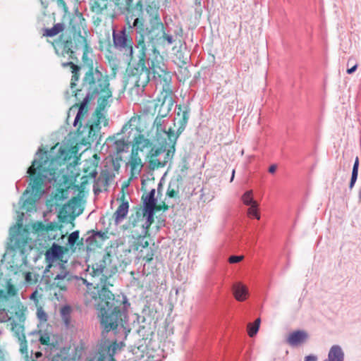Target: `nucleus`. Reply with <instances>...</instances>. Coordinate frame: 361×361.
I'll list each match as a JSON object with an SVG mask.
<instances>
[{"mask_svg": "<svg viewBox=\"0 0 361 361\" xmlns=\"http://www.w3.org/2000/svg\"><path fill=\"white\" fill-rule=\"evenodd\" d=\"M232 292L235 299L239 302H243L249 296L247 287L241 282H236L232 286Z\"/></svg>", "mask_w": 361, "mask_h": 361, "instance_id": "nucleus-19", "label": "nucleus"}, {"mask_svg": "<svg viewBox=\"0 0 361 361\" xmlns=\"http://www.w3.org/2000/svg\"><path fill=\"white\" fill-rule=\"evenodd\" d=\"M79 239V231H76L71 233L68 236V243L74 245Z\"/></svg>", "mask_w": 361, "mask_h": 361, "instance_id": "nucleus-39", "label": "nucleus"}, {"mask_svg": "<svg viewBox=\"0 0 361 361\" xmlns=\"http://www.w3.org/2000/svg\"><path fill=\"white\" fill-rule=\"evenodd\" d=\"M305 361H317V357L314 355H308L305 358Z\"/></svg>", "mask_w": 361, "mask_h": 361, "instance_id": "nucleus-49", "label": "nucleus"}, {"mask_svg": "<svg viewBox=\"0 0 361 361\" xmlns=\"http://www.w3.org/2000/svg\"><path fill=\"white\" fill-rule=\"evenodd\" d=\"M63 255V247L58 245H53L45 253L46 259L49 262L61 260Z\"/></svg>", "mask_w": 361, "mask_h": 361, "instance_id": "nucleus-23", "label": "nucleus"}, {"mask_svg": "<svg viewBox=\"0 0 361 361\" xmlns=\"http://www.w3.org/2000/svg\"><path fill=\"white\" fill-rule=\"evenodd\" d=\"M64 26L61 23H56L54 25L53 27L50 29H45L43 33L44 36L47 37H54L59 33L63 31Z\"/></svg>", "mask_w": 361, "mask_h": 361, "instance_id": "nucleus-27", "label": "nucleus"}, {"mask_svg": "<svg viewBox=\"0 0 361 361\" xmlns=\"http://www.w3.org/2000/svg\"><path fill=\"white\" fill-rule=\"evenodd\" d=\"M358 166H359V158L357 157L355 163L353 167V171H352V176L350 182L349 187L350 189H352L356 182V180L357 178V174H358Z\"/></svg>", "mask_w": 361, "mask_h": 361, "instance_id": "nucleus-31", "label": "nucleus"}, {"mask_svg": "<svg viewBox=\"0 0 361 361\" xmlns=\"http://www.w3.org/2000/svg\"><path fill=\"white\" fill-rule=\"evenodd\" d=\"M153 143L152 140L145 137V135L139 132L136 135L132 142V149L130 155L128 164L130 166L131 177L138 175L142 167L143 164L139 156V152H143L145 150H149Z\"/></svg>", "mask_w": 361, "mask_h": 361, "instance_id": "nucleus-10", "label": "nucleus"}, {"mask_svg": "<svg viewBox=\"0 0 361 361\" xmlns=\"http://www.w3.org/2000/svg\"><path fill=\"white\" fill-rule=\"evenodd\" d=\"M39 342L42 345H49L50 343V337L48 334H43L39 338Z\"/></svg>", "mask_w": 361, "mask_h": 361, "instance_id": "nucleus-43", "label": "nucleus"}, {"mask_svg": "<svg viewBox=\"0 0 361 361\" xmlns=\"http://www.w3.org/2000/svg\"><path fill=\"white\" fill-rule=\"evenodd\" d=\"M11 331L19 341L20 352L22 353H27V343L24 334V326L20 323L16 322L15 321L11 322Z\"/></svg>", "mask_w": 361, "mask_h": 361, "instance_id": "nucleus-17", "label": "nucleus"}, {"mask_svg": "<svg viewBox=\"0 0 361 361\" xmlns=\"http://www.w3.org/2000/svg\"><path fill=\"white\" fill-rule=\"evenodd\" d=\"M109 178V173L107 171H102L97 179V183L106 186L108 185Z\"/></svg>", "mask_w": 361, "mask_h": 361, "instance_id": "nucleus-35", "label": "nucleus"}, {"mask_svg": "<svg viewBox=\"0 0 361 361\" xmlns=\"http://www.w3.org/2000/svg\"><path fill=\"white\" fill-rule=\"evenodd\" d=\"M71 90L77 100H80L85 94L92 98L97 97L98 108L100 110L105 109L108 99L112 97L109 76L92 66L85 73L81 87L77 88L76 85Z\"/></svg>", "mask_w": 361, "mask_h": 361, "instance_id": "nucleus-7", "label": "nucleus"}, {"mask_svg": "<svg viewBox=\"0 0 361 361\" xmlns=\"http://www.w3.org/2000/svg\"><path fill=\"white\" fill-rule=\"evenodd\" d=\"M188 113L186 111H183V118H182V122H183V124L185 125L187 121H188Z\"/></svg>", "mask_w": 361, "mask_h": 361, "instance_id": "nucleus-47", "label": "nucleus"}, {"mask_svg": "<svg viewBox=\"0 0 361 361\" xmlns=\"http://www.w3.org/2000/svg\"><path fill=\"white\" fill-rule=\"evenodd\" d=\"M329 361H343V353L338 345H334L329 353Z\"/></svg>", "mask_w": 361, "mask_h": 361, "instance_id": "nucleus-25", "label": "nucleus"}, {"mask_svg": "<svg viewBox=\"0 0 361 361\" xmlns=\"http://www.w3.org/2000/svg\"><path fill=\"white\" fill-rule=\"evenodd\" d=\"M39 295L37 290H35V292H33L30 295V299L34 300L37 305H38V302H39Z\"/></svg>", "mask_w": 361, "mask_h": 361, "instance_id": "nucleus-44", "label": "nucleus"}, {"mask_svg": "<svg viewBox=\"0 0 361 361\" xmlns=\"http://www.w3.org/2000/svg\"><path fill=\"white\" fill-rule=\"evenodd\" d=\"M136 250L140 253V258L147 263H149L153 259L155 254L154 250L152 247H149V245L145 248H142V251L140 250Z\"/></svg>", "mask_w": 361, "mask_h": 361, "instance_id": "nucleus-26", "label": "nucleus"}, {"mask_svg": "<svg viewBox=\"0 0 361 361\" xmlns=\"http://www.w3.org/2000/svg\"><path fill=\"white\" fill-rule=\"evenodd\" d=\"M92 276H100L102 288L87 283L83 294V301L86 307L94 308L98 311L101 324L104 328L102 334L110 331H115L126 319V301L116 299L114 295L107 288L113 285L108 279L117 271V266L112 264L109 252L98 255L95 262L88 266Z\"/></svg>", "mask_w": 361, "mask_h": 361, "instance_id": "nucleus-2", "label": "nucleus"}, {"mask_svg": "<svg viewBox=\"0 0 361 361\" xmlns=\"http://www.w3.org/2000/svg\"><path fill=\"white\" fill-rule=\"evenodd\" d=\"M186 60H187V58H185V59L182 60V63H183V65L186 64V63H187V62H186Z\"/></svg>", "mask_w": 361, "mask_h": 361, "instance_id": "nucleus-56", "label": "nucleus"}, {"mask_svg": "<svg viewBox=\"0 0 361 361\" xmlns=\"http://www.w3.org/2000/svg\"><path fill=\"white\" fill-rule=\"evenodd\" d=\"M276 170V165H271L269 168V172L271 173H274Z\"/></svg>", "mask_w": 361, "mask_h": 361, "instance_id": "nucleus-50", "label": "nucleus"}, {"mask_svg": "<svg viewBox=\"0 0 361 361\" xmlns=\"http://www.w3.org/2000/svg\"><path fill=\"white\" fill-rule=\"evenodd\" d=\"M58 268L61 269V272L53 277V281L50 284V290L53 291V295L59 300L61 297L58 295L56 290L59 289L62 291L66 290L67 284L70 281V276L62 265L59 264Z\"/></svg>", "mask_w": 361, "mask_h": 361, "instance_id": "nucleus-15", "label": "nucleus"}, {"mask_svg": "<svg viewBox=\"0 0 361 361\" xmlns=\"http://www.w3.org/2000/svg\"><path fill=\"white\" fill-rule=\"evenodd\" d=\"M146 11L147 13L152 16V19H154L156 17L159 18L155 6L148 5L146 8Z\"/></svg>", "mask_w": 361, "mask_h": 361, "instance_id": "nucleus-38", "label": "nucleus"}, {"mask_svg": "<svg viewBox=\"0 0 361 361\" xmlns=\"http://www.w3.org/2000/svg\"><path fill=\"white\" fill-rule=\"evenodd\" d=\"M57 1V4L59 5V6L61 7L64 11H67L68 10V7L64 1V0H56Z\"/></svg>", "mask_w": 361, "mask_h": 361, "instance_id": "nucleus-46", "label": "nucleus"}, {"mask_svg": "<svg viewBox=\"0 0 361 361\" xmlns=\"http://www.w3.org/2000/svg\"><path fill=\"white\" fill-rule=\"evenodd\" d=\"M161 39H163L164 41H166L168 44H171L173 42L172 37L167 35L165 32Z\"/></svg>", "mask_w": 361, "mask_h": 361, "instance_id": "nucleus-45", "label": "nucleus"}, {"mask_svg": "<svg viewBox=\"0 0 361 361\" xmlns=\"http://www.w3.org/2000/svg\"><path fill=\"white\" fill-rule=\"evenodd\" d=\"M25 279L26 282L31 284L35 283L37 281L36 276L31 272H27L25 274Z\"/></svg>", "mask_w": 361, "mask_h": 361, "instance_id": "nucleus-41", "label": "nucleus"}, {"mask_svg": "<svg viewBox=\"0 0 361 361\" xmlns=\"http://www.w3.org/2000/svg\"><path fill=\"white\" fill-rule=\"evenodd\" d=\"M123 343L120 344L116 341L111 343L105 341L100 344L98 349L91 352L86 358V361H116L114 356L118 349L121 348Z\"/></svg>", "mask_w": 361, "mask_h": 361, "instance_id": "nucleus-12", "label": "nucleus"}, {"mask_svg": "<svg viewBox=\"0 0 361 361\" xmlns=\"http://www.w3.org/2000/svg\"><path fill=\"white\" fill-rule=\"evenodd\" d=\"M243 258H244L243 255H239V256L232 255L228 258V262L231 264L238 263V262H241L243 259Z\"/></svg>", "mask_w": 361, "mask_h": 361, "instance_id": "nucleus-42", "label": "nucleus"}, {"mask_svg": "<svg viewBox=\"0 0 361 361\" xmlns=\"http://www.w3.org/2000/svg\"><path fill=\"white\" fill-rule=\"evenodd\" d=\"M15 245H16L17 247L20 248V249H21V248H22V247H21V246H20V244H19V240H16V243H15Z\"/></svg>", "mask_w": 361, "mask_h": 361, "instance_id": "nucleus-53", "label": "nucleus"}, {"mask_svg": "<svg viewBox=\"0 0 361 361\" xmlns=\"http://www.w3.org/2000/svg\"><path fill=\"white\" fill-rule=\"evenodd\" d=\"M139 37L137 47L139 49L137 61L129 63L124 76V90L132 100H137L143 93L149 82V73L169 72L163 56L157 49V44L164 34V25L159 18L150 20V27H144V20L138 18L133 21Z\"/></svg>", "mask_w": 361, "mask_h": 361, "instance_id": "nucleus-1", "label": "nucleus"}, {"mask_svg": "<svg viewBox=\"0 0 361 361\" xmlns=\"http://www.w3.org/2000/svg\"><path fill=\"white\" fill-rule=\"evenodd\" d=\"M39 355H41V353H39L37 356H39Z\"/></svg>", "mask_w": 361, "mask_h": 361, "instance_id": "nucleus-62", "label": "nucleus"}, {"mask_svg": "<svg viewBox=\"0 0 361 361\" xmlns=\"http://www.w3.org/2000/svg\"><path fill=\"white\" fill-rule=\"evenodd\" d=\"M23 243H25V244L27 243V240H25Z\"/></svg>", "mask_w": 361, "mask_h": 361, "instance_id": "nucleus-61", "label": "nucleus"}, {"mask_svg": "<svg viewBox=\"0 0 361 361\" xmlns=\"http://www.w3.org/2000/svg\"><path fill=\"white\" fill-rule=\"evenodd\" d=\"M59 226L57 224L54 222H51L47 224H44L42 222L38 223L37 228V230L41 232H48V231H56L58 230Z\"/></svg>", "mask_w": 361, "mask_h": 361, "instance_id": "nucleus-30", "label": "nucleus"}, {"mask_svg": "<svg viewBox=\"0 0 361 361\" xmlns=\"http://www.w3.org/2000/svg\"><path fill=\"white\" fill-rule=\"evenodd\" d=\"M39 355H41V353H39L37 356H39Z\"/></svg>", "mask_w": 361, "mask_h": 361, "instance_id": "nucleus-63", "label": "nucleus"}, {"mask_svg": "<svg viewBox=\"0 0 361 361\" xmlns=\"http://www.w3.org/2000/svg\"><path fill=\"white\" fill-rule=\"evenodd\" d=\"M113 31L114 43L116 47L123 49L127 54L131 58L133 56V40L130 37L127 35L125 31L115 34Z\"/></svg>", "mask_w": 361, "mask_h": 361, "instance_id": "nucleus-16", "label": "nucleus"}, {"mask_svg": "<svg viewBox=\"0 0 361 361\" xmlns=\"http://www.w3.org/2000/svg\"><path fill=\"white\" fill-rule=\"evenodd\" d=\"M37 315L39 319L42 322H46L47 320V315L42 307H37Z\"/></svg>", "mask_w": 361, "mask_h": 361, "instance_id": "nucleus-40", "label": "nucleus"}, {"mask_svg": "<svg viewBox=\"0 0 361 361\" xmlns=\"http://www.w3.org/2000/svg\"><path fill=\"white\" fill-rule=\"evenodd\" d=\"M62 350L66 355L70 358V361H75L81 358L85 350V346L83 343H80L77 345H69L67 348H63Z\"/></svg>", "mask_w": 361, "mask_h": 361, "instance_id": "nucleus-18", "label": "nucleus"}, {"mask_svg": "<svg viewBox=\"0 0 361 361\" xmlns=\"http://www.w3.org/2000/svg\"><path fill=\"white\" fill-rule=\"evenodd\" d=\"M136 6H137V7L139 6V7L140 8V9H142V1H138V2L136 4Z\"/></svg>", "mask_w": 361, "mask_h": 361, "instance_id": "nucleus-52", "label": "nucleus"}, {"mask_svg": "<svg viewBox=\"0 0 361 361\" xmlns=\"http://www.w3.org/2000/svg\"><path fill=\"white\" fill-rule=\"evenodd\" d=\"M7 298L6 293L4 290L0 289V299H6Z\"/></svg>", "mask_w": 361, "mask_h": 361, "instance_id": "nucleus-51", "label": "nucleus"}, {"mask_svg": "<svg viewBox=\"0 0 361 361\" xmlns=\"http://www.w3.org/2000/svg\"><path fill=\"white\" fill-rule=\"evenodd\" d=\"M99 158L97 154H94L92 158L86 159L84 161L82 171L84 175L80 178V188L84 190L85 185L92 179H94L97 175V167L99 164Z\"/></svg>", "mask_w": 361, "mask_h": 361, "instance_id": "nucleus-14", "label": "nucleus"}, {"mask_svg": "<svg viewBox=\"0 0 361 361\" xmlns=\"http://www.w3.org/2000/svg\"><path fill=\"white\" fill-rule=\"evenodd\" d=\"M350 61H351V58H350V59H348V64H349V63L350 62Z\"/></svg>", "mask_w": 361, "mask_h": 361, "instance_id": "nucleus-59", "label": "nucleus"}, {"mask_svg": "<svg viewBox=\"0 0 361 361\" xmlns=\"http://www.w3.org/2000/svg\"><path fill=\"white\" fill-rule=\"evenodd\" d=\"M247 216H254L258 220L260 219V215L258 212V203L250 205L247 209Z\"/></svg>", "mask_w": 361, "mask_h": 361, "instance_id": "nucleus-33", "label": "nucleus"}, {"mask_svg": "<svg viewBox=\"0 0 361 361\" xmlns=\"http://www.w3.org/2000/svg\"><path fill=\"white\" fill-rule=\"evenodd\" d=\"M357 68V64L355 63L353 67L347 69V73L348 74H352L353 73H354L356 71Z\"/></svg>", "mask_w": 361, "mask_h": 361, "instance_id": "nucleus-48", "label": "nucleus"}, {"mask_svg": "<svg viewBox=\"0 0 361 361\" xmlns=\"http://www.w3.org/2000/svg\"><path fill=\"white\" fill-rule=\"evenodd\" d=\"M104 240V235L97 232L89 236L86 239V246L87 250H94L101 247Z\"/></svg>", "mask_w": 361, "mask_h": 361, "instance_id": "nucleus-21", "label": "nucleus"}, {"mask_svg": "<svg viewBox=\"0 0 361 361\" xmlns=\"http://www.w3.org/2000/svg\"><path fill=\"white\" fill-rule=\"evenodd\" d=\"M133 0H93L90 2V10L97 15L94 24L97 27V32L102 37L100 42H110L114 7L117 6L129 10L133 6Z\"/></svg>", "mask_w": 361, "mask_h": 361, "instance_id": "nucleus-8", "label": "nucleus"}, {"mask_svg": "<svg viewBox=\"0 0 361 361\" xmlns=\"http://www.w3.org/2000/svg\"><path fill=\"white\" fill-rule=\"evenodd\" d=\"M359 197L361 199V190L359 192Z\"/></svg>", "mask_w": 361, "mask_h": 361, "instance_id": "nucleus-57", "label": "nucleus"}, {"mask_svg": "<svg viewBox=\"0 0 361 361\" xmlns=\"http://www.w3.org/2000/svg\"><path fill=\"white\" fill-rule=\"evenodd\" d=\"M121 204L113 214V219L116 224L121 222L127 216L129 204L128 202L124 201V197L121 200Z\"/></svg>", "mask_w": 361, "mask_h": 361, "instance_id": "nucleus-22", "label": "nucleus"}, {"mask_svg": "<svg viewBox=\"0 0 361 361\" xmlns=\"http://www.w3.org/2000/svg\"><path fill=\"white\" fill-rule=\"evenodd\" d=\"M86 26L85 20L80 13H76L71 17L69 22V28L72 37L66 36L62 33L58 39L52 42L56 55L61 59L63 67L69 66L72 73L71 88L73 89L80 78V66L76 65L77 51H82V59L85 61L89 53L92 52L86 37L81 35V30Z\"/></svg>", "mask_w": 361, "mask_h": 361, "instance_id": "nucleus-3", "label": "nucleus"}, {"mask_svg": "<svg viewBox=\"0 0 361 361\" xmlns=\"http://www.w3.org/2000/svg\"><path fill=\"white\" fill-rule=\"evenodd\" d=\"M6 293L7 296H14L17 294V289L14 285L8 282L6 285Z\"/></svg>", "mask_w": 361, "mask_h": 361, "instance_id": "nucleus-37", "label": "nucleus"}, {"mask_svg": "<svg viewBox=\"0 0 361 361\" xmlns=\"http://www.w3.org/2000/svg\"><path fill=\"white\" fill-rule=\"evenodd\" d=\"M174 152H173L171 145H169V141L166 139H164V142H163L161 147L155 148L152 146L147 155L149 167L152 169L164 167L171 159Z\"/></svg>", "mask_w": 361, "mask_h": 361, "instance_id": "nucleus-11", "label": "nucleus"}, {"mask_svg": "<svg viewBox=\"0 0 361 361\" xmlns=\"http://www.w3.org/2000/svg\"><path fill=\"white\" fill-rule=\"evenodd\" d=\"M94 98L85 94V96L80 100V104H75L70 109V111L75 108H78V111L74 121V126H78L77 137L84 145H90L98 136L100 130V118L102 114L99 111L97 112V120L89 121L85 126H82V121L88 111V104Z\"/></svg>", "mask_w": 361, "mask_h": 361, "instance_id": "nucleus-9", "label": "nucleus"}, {"mask_svg": "<svg viewBox=\"0 0 361 361\" xmlns=\"http://www.w3.org/2000/svg\"><path fill=\"white\" fill-rule=\"evenodd\" d=\"M188 169V166L187 164H184V166H183V167L182 169V171L187 170Z\"/></svg>", "mask_w": 361, "mask_h": 361, "instance_id": "nucleus-54", "label": "nucleus"}, {"mask_svg": "<svg viewBox=\"0 0 361 361\" xmlns=\"http://www.w3.org/2000/svg\"><path fill=\"white\" fill-rule=\"evenodd\" d=\"M77 153V147H61L56 156H51L44 151L38 159H35L32 162V165L27 169V173L31 179L30 186L35 198L39 199L43 195V185L46 180L51 181L56 178L59 166L73 157L75 158L74 164H78Z\"/></svg>", "mask_w": 361, "mask_h": 361, "instance_id": "nucleus-4", "label": "nucleus"}, {"mask_svg": "<svg viewBox=\"0 0 361 361\" xmlns=\"http://www.w3.org/2000/svg\"><path fill=\"white\" fill-rule=\"evenodd\" d=\"M142 188L145 190L142 196L144 207L138 209L135 215L130 219L131 233L134 237H136L134 249L140 250L145 248L149 245V242L146 235L149 234V229L154 222V214L155 211L161 209H168V205L165 202L161 204H157V200L154 198L155 189L152 188L149 192L145 188V184L142 182Z\"/></svg>", "mask_w": 361, "mask_h": 361, "instance_id": "nucleus-5", "label": "nucleus"}, {"mask_svg": "<svg viewBox=\"0 0 361 361\" xmlns=\"http://www.w3.org/2000/svg\"><path fill=\"white\" fill-rule=\"evenodd\" d=\"M152 75L156 82L157 89L159 91L158 97L156 99L143 101L139 114L136 116H133L123 128L129 126L130 127L135 126L137 129L136 124L142 118H153L157 114L158 110H160L161 107L162 108L164 105H169V107L173 106L172 76L171 72L152 73Z\"/></svg>", "mask_w": 361, "mask_h": 361, "instance_id": "nucleus-6", "label": "nucleus"}, {"mask_svg": "<svg viewBox=\"0 0 361 361\" xmlns=\"http://www.w3.org/2000/svg\"><path fill=\"white\" fill-rule=\"evenodd\" d=\"M51 361H70V358L66 355L65 353L61 349L58 354L53 357Z\"/></svg>", "mask_w": 361, "mask_h": 361, "instance_id": "nucleus-36", "label": "nucleus"}, {"mask_svg": "<svg viewBox=\"0 0 361 361\" xmlns=\"http://www.w3.org/2000/svg\"><path fill=\"white\" fill-rule=\"evenodd\" d=\"M116 150L117 153H121L128 148V144L124 140H118L115 142Z\"/></svg>", "mask_w": 361, "mask_h": 361, "instance_id": "nucleus-34", "label": "nucleus"}, {"mask_svg": "<svg viewBox=\"0 0 361 361\" xmlns=\"http://www.w3.org/2000/svg\"><path fill=\"white\" fill-rule=\"evenodd\" d=\"M308 334L305 331H295L289 334L287 343L291 346L299 345L307 339Z\"/></svg>", "mask_w": 361, "mask_h": 361, "instance_id": "nucleus-20", "label": "nucleus"}, {"mask_svg": "<svg viewBox=\"0 0 361 361\" xmlns=\"http://www.w3.org/2000/svg\"><path fill=\"white\" fill-rule=\"evenodd\" d=\"M106 59L107 60L108 65L111 69V76L115 78L120 67V61L111 51L108 52L106 55Z\"/></svg>", "mask_w": 361, "mask_h": 361, "instance_id": "nucleus-24", "label": "nucleus"}, {"mask_svg": "<svg viewBox=\"0 0 361 361\" xmlns=\"http://www.w3.org/2000/svg\"><path fill=\"white\" fill-rule=\"evenodd\" d=\"M242 201L245 205H252L256 203H257L255 200L253 199V193L252 190H248L245 192L243 196H242Z\"/></svg>", "mask_w": 361, "mask_h": 361, "instance_id": "nucleus-32", "label": "nucleus"}, {"mask_svg": "<svg viewBox=\"0 0 361 361\" xmlns=\"http://www.w3.org/2000/svg\"><path fill=\"white\" fill-rule=\"evenodd\" d=\"M234 174H235V171L233 170V173H232V176H231V181H232L234 178Z\"/></svg>", "mask_w": 361, "mask_h": 361, "instance_id": "nucleus-55", "label": "nucleus"}, {"mask_svg": "<svg viewBox=\"0 0 361 361\" xmlns=\"http://www.w3.org/2000/svg\"><path fill=\"white\" fill-rule=\"evenodd\" d=\"M179 194V187L178 185V180L171 181L169 183L166 195L171 198L178 197Z\"/></svg>", "mask_w": 361, "mask_h": 361, "instance_id": "nucleus-28", "label": "nucleus"}, {"mask_svg": "<svg viewBox=\"0 0 361 361\" xmlns=\"http://www.w3.org/2000/svg\"><path fill=\"white\" fill-rule=\"evenodd\" d=\"M66 309H68V310L69 308H68V307H65V308H63V312H64Z\"/></svg>", "mask_w": 361, "mask_h": 361, "instance_id": "nucleus-58", "label": "nucleus"}, {"mask_svg": "<svg viewBox=\"0 0 361 361\" xmlns=\"http://www.w3.org/2000/svg\"><path fill=\"white\" fill-rule=\"evenodd\" d=\"M261 320L257 318L254 323H249L247 324V334L250 337H254L259 331Z\"/></svg>", "mask_w": 361, "mask_h": 361, "instance_id": "nucleus-29", "label": "nucleus"}, {"mask_svg": "<svg viewBox=\"0 0 361 361\" xmlns=\"http://www.w3.org/2000/svg\"><path fill=\"white\" fill-rule=\"evenodd\" d=\"M127 19H128V24L130 25V22L128 20V18ZM129 26L131 27V25H129Z\"/></svg>", "mask_w": 361, "mask_h": 361, "instance_id": "nucleus-60", "label": "nucleus"}, {"mask_svg": "<svg viewBox=\"0 0 361 361\" xmlns=\"http://www.w3.org/2000/svg\"><path fill=\"white\" fill-rule=\"evenodd\" d=\"M171 109V107H169V105H164L162 108L161 107V109L157 111V116L154 119L153 126L156 128L157 133L159 134L163 132L165 134L166 137L164 139L169 141V145H171L173 152L175 151V145L178 135L174 133V131L171 128H169L168 131L162 128L163 118L167 116Z\"/></svg>", "mask_w": 361, "mask_h": 361, "instance_id": "nucleus-13", "label": "nucleus"}]
</instances>
